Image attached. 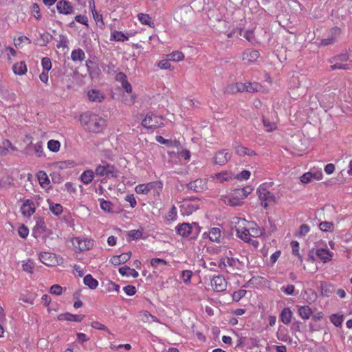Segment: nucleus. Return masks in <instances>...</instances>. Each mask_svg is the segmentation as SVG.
I'll use <instances>...</instances> for the list:
<instances>
[{
	"mask_svg": "<svg viewBox=\"0 0 352 352\" xmlns=\"http://www.w3.org/2000/svg\"><path fill=\"white\" fill-rule=\"evenodd\" d=\"M79 122L85 131L93 133L103 132L107 126L106 119L91 111L80 114Z\"/></svg>",
	"mask_w": 352,
	"mask_h": 352,
	"instance_id": "f257e3e1",
	"label": "nucleus"
},
{
	"mask_svg": "<svg viewBox=\"0 0 352 352\" xmlns=\"http://www.w3.org/2000/svg\"><path fill=\"white\" fill-rule=\"evenodd\" d=\"M252 190L251 186L234 189L229 195L223 196L222 201L224 204L231 206H239L242 204L243 200L252 192Z\"/></svg>",
	"mask_w": 352,
	"mask_h": 352,
	"instance_id": "f03ea898",
	"label": "nucleus"
},
{
	"mask_svg": "<svg viewBox=\"0 0 352 352\" xmlns=\"http://www.w3.org/2000/svg\"><path fill=\"white\" fill-rule=\"evenodd\" d=\"M232 224L234 225L236 236L245 243H250L251 238L249 234V226L248 221L239 217H234L232 220Z\"/></svg>",
	"mask_w": 352,
	"mask_h": 352,
	"instance_id": "7ed1b4c3",
	"label": "nucleus"
},
{
	"mask_svg": "<svg viewBox=\"0 0 352 352\" xmlns=\"http://www.w3.org/2000/svg\"><path fill=\"white\" fill-rule=\"evenodd\" d=\"M259 85L256 83L247 82H236L234 84L228 85L225 88V91L228 94H234L237 92H254L258 90Z\"/></svg>",
	"mask_w": 352,
	"mask_h": 352,
	"instance_id": "20e7f679",
	"label": "nucleus"
},
{
	"mask_svg": "<svg viewBox=\"0 0 352 352\" xmlns=\"http://www.w3.org/2000/svg\"><path fill=\"white\" fill-rule=\"evenodd\" d=\"M163 185L160 182H153L147 184H139L135 186V191L138 194L147 195L153 192L155 195H159Z\"/></svg>",
	"mask_w": 352,
	"mask_h": 352,
	"instance_id": "39448f33",
	"label": "nucleus"
},
{
	"mask_svg": "<svg viewBox=\"0 0 352 352\" xmlns=\"http://www.w3.org/2000/svg\"><path fill=\"white\" fill-rule=\"evenodd\" d=\"M267 188L268 184L266 183L260 185L257 188L258 198L264 208H267L270 204L276 202L275 196Z\"/></svg>",
	"mask_w": 352,
	"mask_h": 352,
	"instance_id": "423d86ee",
	"label": "nucleus"
},
{
	"mask_svg": "<svg viewBox=\"0 0 352 352\" xmlns=\"http://www.w3.org/2000/svg\"><path fill=\"white\" fill-rule=\"evenodd\" d=\"M142 124L146 129H156L164 125L161 116L153 113H148L142 122Z\"/></svg>",
	"mask_w": 352,
	"mask_h": 352,
	"instance_id": "0eeeda50",
	"label": "nucleus"
},
{
	"mask_svg": "<svg viewBox=\"0 0 352 352\" xmlns=\"http://www.w3.org/2000/svg\"><path fill=\"white\" fill-rule=\"evenodd\" d=\"M72 243L76 251L83 252L92 249L94 241L85 237H74Z\"/></svg>",
	"mask_w": 352,
	"mask_h": 352,
	"instance_id": "6e6552de",
	"label": "nucleus"
},
{
	"mask_svg": "<svg viewBox=\"0 0 352 352\" xmlns=\"http://www.w3.org/2000/svg\"><path fill=\"white\" fill-rule=\"evenodd\" d=\"M95 173L99 177H116L118 176V170L111 164H100L96 166Z\"/></svg>",
	"mask_w": 352,
	"mask_h": 352,
	"instance_id": "1a4fd4ad",
	"label": "nucleus"
},
{
	"mask_svg": "<svg viewBox=\"0 0 352 352\" xmlns=\"http://www.w3.org/2000/svg\"><path fill=\"white\" fill-rule=\"evenodd\" d=\"M199 208V201L196 199H187L182 201L179 206L183 216H189Z\"/></svg>",
	"mask_w": 352,
	"mask_h": 352,
	"instance_id": "9d476101",
	"label": "nucleus"
},
{
	"mask_svg": "<svg viewBox=\"0 0 352 352\" xmlns=\"http://www.w3.org/2000/svg\"><path fill=\"white\" fill-rule=\"evenodd\" d=\"M240 265V262L239 259L226 256L222 258L220 260L219 267L222 270H226L227 272L229 270H234L236 269H239V266Z\"/></svg>",
	"mask_w": 352,
	"mask_h": 352,
	"instance_id": "9b49d317",
	"label": "nucleus"
},
{
	"mask_svg": "<svg viewBox=\"0 0 352 352\" xmlns=\"http://www.w3.org/2000/svg\"><path fill=\"white\" fill-rule=\"evenodd\" d=\"M210 285L212 289L217 292L225 291L227 288V281L221 275L213 276L210 280Z\"/></svg>",
	"mask_w": 352,
	"mask_h": 352,
	"instance_id": "f8f14e48",
	"label": "nucleus"
},
{
	"mask_svg": "<svg viewBox=\"0 0 352 352\" xmlns=\"http://www.w3.org/2000/svg\"><path fill=\"white\" fill-rule=\"evenodd\" d=\"M232 154L228 150L223 149L215 153L213 157L214 164L223 166L231 158Z\"/></svg>",
	"mask_w": 352,
	"mask_h": 352,
	"instance_id": "ddd939ff",
	"label": "nucleus"
},
{
	"mask_svg": "<svg viewBox=\"0 0 352 352\" xmlns=\"http://www.w3.org/2000/svg\"><path fill=\"white\" fill-rule=\"evenodd\" d=\"M341 33V30L339 28L335 27L333 28L329 34V36L326 38H323L321 40L320 45H329L334 43L339 37Z\"/></svg>",
	"mask_w": 352,
	"mask_h": 352,
	"instance_id": "4468645a",
	"label": "nucleus"
},
{
	"mask_svg": "<svg viewBox=\"0 0 352 352\" xmlns=\"http://www.w3.org/2000/svg\"><path fill=\"white\" fill-rule=\"evenodd\" d=\"M213 182L223 183L234 179V175L229 170L221 171L211 176Z\"/></svg>",
	"mask_w": 352,
	"mask_h": 352,
	"instance_id": "2eb2a0df",
	"label": "nucleus"
},
{
	"mask_svg": "<svg viewBox=\"0 0 352 352\" xmlns=\"http://www.w3.org/2000/svg\"><path fill=\"white\" fill-rule=\"evenodd\" d=\"M87 96L89 100L92 102H101L105 98L104 94L97 89H91L88 90Z\"/></svg>",
	"mask_w": 352,
	"mask_h": 352,
	"instance_id": "dca6fc26",
	"label": "nucleus"
},
{
	"mask_svg": "<svg viewBox=\"0 0 352 352\" xmlns=\"http://www.w3.org/2000/svg\"><path fill=\"white\" fill-rule=\"evenodd\" d=\"M39 259L47 266H54L58 263L56 255L50 252H41L39 254Z\"/></svg>",
	"mask_w": 352,
	"mask_h": 352,
	"instance_id": "f3484780",
	"label": "nucleus"
},
{
	"mask_svg": "<svg viewBox=\"0 0 352 352\" xmlns=\"http://www.w3.org/2000/svg\"><path fill=\"white\" fill-rule=\"evenodd\" d=\"M34 203L30 200H25L21 206V212L24 217H29L35 212Z\"/></svg>",
	"mask_w": 352,
	"mask_h": 352,
	"instance_id": "a211bd4d",
	"label": "nucleus"
},
{
	"mask_svg": "<svg viewBox=\"0 0 352 352\" xmlns=\"http://www.w3.org/2000/svg\"><path fill=\"white\" fill-rule=\"evenodd\" d=\"M188 186L189 189L195 192H201L207 189V182L204 179H197L190 182Z\"/></svg>",
	"mask_w": 352,
	"mask_h": 352,
	"instance_id": "6ab92c4d",
	"label": "nucleus"
},
{
	"mask_svg": "<svg viewBox=\"0 0 352 352\" xmlns=\"http://www.w3.org/2000/svg\"><path fill=\"white\" fill-rule=\"evenodd\" d=\"M248 226H249L250 238H257L264 235L265 230L259 227L255 222L248 221Z\"/></svg>",
	"mask_w": 352,
	"mask_h": 352,
	"instance_id": "aec40b11",
	"label": "nucleus"
},
{
	"mask_svg": "<svg viewBox=\"0 0 352 352\" xmlns=\"http://www.w3.org/2000/svg\"><path fill=\"white\" fill-rule=\"evenodd\" d=\"M56 8L59 13L63 14H70L73 12V7L71 3L65 0H60L57 2Z\"/></svg>",
	"mask_w": 352,
	"mask_h": 352,
	"instance_id": "412c9836",
	"label": "nucleus"
},
{
	"mask_svg": "<svg viewBox=\"0 0 352 352\" xmlns=\"http://www.w3.org/2000/svg\"><path fill=\"white\" fill-rule=\"evenodd\" d=\"M47 229L45 221L43 218L37 217L36 219V224L32 230V235L34 238L38 239L41 233Z\"/></svg>",
	"mask_w": 352,
	"mask_h": 352,
	"instance_id": "4be33fe9",
	"label": "nucleus"
},
{
	"mask_svg": "<svg viewBox=\"0 0 352 352\" xmlns=\"http://www.w3.org/2000/svg\"><path fill=\"white\" fill-rule=\"evenodd\" d=\"M316 254L323 263H327L332 259L333 253L327 248H322L316 250Z\"/></svg>",
	"mask_w": 352,
	"mask_h": 352,
	"instance_id": "5701e85b",
	"label": "nucleus"
},
{
	"mask_svg": "<svg viewBox=\"0 0 352 352\" xmlns=\"http://www.w3.org/2000/svg\"><path fill=\"white\" fill-rule=\"evenodd\" d=\"M232 148L235 153L239 156H252L256 155L255 152L253 150L243 146L239 142H235L233 144Z\"/></svg>",
	"mask_w": 352,
	"mask_h": 352,
	"instance_id": "b1692460",
	"label": "nucleus"
},
{
	"mask_svg": "<svg viewBox=\"0 0 352 352\" xmlns=\"http://www.w3.org/2000/svg\"><path fill=\"white\" fill-rule=\"evenodd\" d=\"M131 256V252H128L125 253H122L120 255L113 256L111 258L110 262L113 265H119L122 263H126L127 261L130 259Z\"/></svg>",
	"mask_w": 352,
	"mask_h": 352,
	"instance_id": "393cba45",
	"label": "nucleus"
},
{
	"mask_svg": "<svg viewBox=\"0 0 352 352\" xmlns=\"http://www.w3.org/2000/svg\"><path fill=\"white\" fill-rule=\"evenodd\" d=\"M277 339L283 342L290 343L292 338H290L287 329L280 326L276 333Z\"/></svg>",
	"mask_w": 352,
	"mask_h": 352,
	"instance_id": "a878e982",
	"label": "nucleus"
},
{
	"mask_svg": "<svg viewBox=\"0 0 352 352\" xmlns=\"http://www.w3.org/2000/svg\"><path fill=\"white\" fill-rule=\"evenodd\" d=\"M84 318L82 315H74L69 313L60 314L58 316L57 319L60 321H74L80 322Z\"/></svg>",
	"mask_w": 352,
	"mask_h": 352,
	"instance_id": "bb28decb",
	"label": "nucleus"
},
{
	"mask_svg": "<svg viewBox=\"0 0 352 352\" xmlns=\"http://www.w3.org/2000/svg\"><path fill=\"white\" fill-rule=\"evenodd\" d=\"M12 71L15 75H25L28 72L27 65L24 61L16 63L12 65Z\"/></svg>",
	"mask_w": 352,
	"mask_h": 352,
	"instance_id": "cd10ccee",
	"label": "nucleus"
},
{
	"mask_svg": "<svg viewBox=\"0 0 352 352\" xmlns=\"http://www.w3.org/2000/svg\"><path fill=\"white\" fill-rule=\"evenodd\" d=\"M176 231L182 236H188L192 232V227L189 223H184L176 227Z\"/></svg>",
	"mask_w": 352,
	"mask_h": 352,
	"instance_id": "c85d7f7f",
	"label": "nucleus"
},
{
	"mask_svg": "<svg viewBox=\"0 0 352 352\" xmlns=\"http://www.w3.org/2000/svg\"><path fill=\"white\" fill-rule=\"evenodd\" d=\"M331 65V69L332 70L335 69H343V70H349L351 69V64L347 63H343L338 60H333L332 58L330 60Z\"/></svg>",
	"mask_w": 352,
	"mask_h": 352,
	"instance_id": "c756f323",
	"label": "nucleus"
},
{
	"mask_svg": "<svg viewBox=\"0 0 352 352\" xmlns=\"http://www.w3.org/2000/svg\"><path fill=\"white\" fill-rule=\"evenodd\" d=\"M111 41L124 42L129 40V35L122 32L113 30L111 32Z\"/></svg>",
	"mask_w": 352,
	"mask_h": 352,
	"instance_id": "7c9ffc66",
	"label": "nucleus"
},
{
	"mask_svg": "<svg viewBox=\"0 0 352 352\" xmlns=\"http://www.w3.org/2000/svg\"><path fill=\"white\" fill-rule=\"evenodd\" d=\"M209 239L212 242L219 243L221 236V230L219 228H212L208 232Z\"/></svg>",
	"mask_w": 352,
	"mask_h": 352,
	"instance_id": "2f4dec72",
	"label": "nucleus"
},
{
	"mask_svg": "<svg viewBox=\"0 0 352 352\" xmlns=\"http://www.w3.org/2000/svg\"><path fill=\"white\" fill-rule=\"evenodd\" d=\"M120 274L123 276L137 278L139 276L138 272L128 266H124L119 269Z\"/></svg>",
	"mask_w": 352,
	"mask_h": 352,
	"instance_id": "473e14b6",
	"label": "nucleus"
},
{
	"mask_svg": "<svg viewBox=\"0 0 352 352\" xmlns=\"http://www.w3.org/2000/svg\"><path fill=\"white\" fill-rule=\"evenodd\" d=\"M139 318L143 322L150 323L152 322H159L158 319L155 316L151 315L148 311L145 310L142 311L139 313Z\"/></svg>",
	"mask_w": 352,
	"mask_h": 352,
	"instance_id": "72a5a7b5",
	"label": "nucleus"
},
{
	"mask_svg": "<svg viewBox=\"0 0 352 352\" xmlns=\"http://www.w3.org/2000/svg\"><path fill=\"white\" fill-rule=\"evenodd\" d=\"M85 54L82 49L74 50L71 53V59L74 62H82L85 58Z\"/></svg>",
	"mask_w": 352,
	"mask_h": 352,
	"instance_id": "f704fd0d",
	"label": "nucleus"
},
{
	"mask_svg": "<svg viewBox=\"0 0 352 352\" xmlns=\"http://www.w3.org/2000/svg\"><path fill=\"white\" fill-rule=\"evenodd\" d=\"M298 312L300 316L304 320L309 319L312 314L311 309L307 305L298 306Z\"/></svg>",
	"mask_w": 352,
	"mask_h": 352,
	"instance_id": "c9c22d12",
	"label": "nucleus"
},
{
	"mask_svg": "<svg viewBox=\"0 0 352 352\" xmlns=\"http://www.w3.org/2000/svg\"><path fill=\"white\" fill-rule=\"evenodd\" d=\"M292 311H291V309L288 307L287 308H284L281 313H280V320L281 321L285 324H289L292 321Z\"/></svg>",
	"mask_w": 352,
	"mask_h": 352,
	"instance_id": "e433bc0d",
	"label": "nucleus"
},
{
	"mask_svg": "<svg viewBox=\"0 0 352 352\" xmlns=\"http://www.w3.org/2000/svg\"><path fill=\"white\" fill-rule=\"evenodd\" d=\"M29 148H32L36 157H41L45 155L44 151H43V145L41 142H38L35 144H33L31 142L29 146Z\"/></svg>",
	"mask_w": 352,
	"mask_h": 352,
	"instance_id": "4c0bfd02",
	"label": "nucleus"
},
{
	"mask_svg": "<svg viewBox=\"0 0 352 352\" xmlns=\"http://www.w3.org/2000/svg\"><path fill=\"white\" fill-rule=\"evenodd\" d=\"M260 54L257 50L246 51L243 54V60H247L250 62H255L259 57Z\"/></svg>",
	"mask_w": 352,
	"mask_h": 352,
	"instance_id": "58836bf2",
	"label": "nucleus"
},
{
	"mask_svg": "<svg viewBox=\"0 0 352 352\" xmlns=\"http://www.w3.org/2000/svg\"><path fill=\"white\" fill-rule=\"evenodd\" d=\"M94 173L92 170H86L80 175L82 182L86 185L89 184L94 179Z\"/></svg>",
	"mask_w": 352,
	"mask_h": 352,
	"instance_id": "ea45409f",
	"label": "nucleus"
},
{
	"mask_svg": "<svg viewBox=\"0 0 352 352\" xmlns=\"http://www.w3.org/2000/svg\"><path fill=\"white\" fill-rule=\"evenodd\" d=\"M38 180L43 188H47L50 184V179L44 171H39L37 174Z\"/></svg>",
	"mask_w": 352,
	"mask_h": 352,
	"instance_id": "a19ab883",
	"label": "nucleus"
},
{
	"mask_svg": "<svg viewBox=\"0 0 352 352\" xmlns=\"http://www.w3.org/2000/svg\"><path fill=\"white\" fill-rule=\"evenodd\" d=\"M83 282L85 285L88 286L90 289H94L98 285V281L94 278L91 274H87L84 277Z\"/></svg>",
	"mask_w": 352,
	"mask_h": 352,
	"instance_id": "79ce46f5",
	"label": "nucleus"
},
{
	"mask_svg": "<svg viewBox=\"0 0 352 352\" xmlns=\"http://www.w3.org/2000/svg\"><path fill=\"white\" fill-rule=\"evenodd\" d=\"M138 19L143 25H147L149 27L154 26V23L148 14L140 13L138 14Z\"/></svg>",
	"mask_w": 352,
	"mask_h": 352,
	"instance_id": "37998d69",
	"label": "nucleus"
},
{
	"mask_svg": "<svg viewBox=\"0 0 352 352\" xmlns=\"http://www.w3.org/2000/svg\"><path fill=\"white\" fill-rule=\"evenodd\" d=\"M170 61L179 62L184 59V54L180 51H174L172 53L166 55Z\"/></svg>",
	"mask_w": 352,
	"mask_h": 352,
	"instance_id": "c03bdc74",
	"label": "nucleus"
},
{
	"mask_svg": "<svg viewBox=\"0 0 352 352\" xmlns=\"http://www.w3.org/2000/svg\"><path fill=\"white\" fill-rule=\"evenodd\" d=\"M49 208L50 211L55 215L58 216L63 212V206L59 204H55L50 200H47Z\"/></svg>",
	"mask_w": 352,
	"mask_h": 352,
	"instance_id": "a18cd8bd",
	"label": "nucleus"
},
{
	"mask_svg": "<svg viewBox=\"0 0 352 352\" xmlns=\"http://www.w3.org/2000/svg\"><path fill=\"white\" fill-rule=\"evenodd\" d=\"M329 319L336 327H341L344 321V316L342 314H333L329 316Z\"/></svg>",
	"mask_w": 352,
	"mask_h": 352,
	"instance_id": "49530a36",
	"label": "nucleus"
},
{
	"mask_svg": "<svg viewBox=\"0 0 352 352\" xmlns=\"http://www.w3.org/2000/svg\"><path fill=\"white\" fill-rule=\"evenodd\" d=\"M100 208L107 212H113V205L109 201L104 200L103 199H100Z\"/></svg>",
	"mask_w": 352,
	"mask_h": 352,
	"instance_id": "de8ad7c7",
	"label": "nucleus"
},
{
	"mask_svg": "<svg viewBox=\"0 0 352 352\" xmlns=\"http://www.w3.org/2000/svg\"><path fill=\"white\" fill-rule=\"evenodd\" d=\"M34 267V263L32 260L22 261V269L24 272L32 274Z\"/></svg>",
	"mask_w": 352,
	"mask_h": 352,
	"instance_id": "09e8293b",
	"label": "nucleus"
},
{
	"mask_svg": "<svg viewBox=\"0 0 352 352\" xmlns=\"http://www.w3.org/2000/svg\"><path fill=\"white\" fill-rule=\"evenodd\" d=\"M60 143L58 140H50L47 142V148L54 153H56L60 150Z\"/></svg>",
	"mask_w": 352,
	"mask_h": 352,
	"instance_id": "8fccbe9b",
	"label": "nucleus"
},
{
	"mask_svg": "<svg viewBox=\"0 0 352 352\" xmlns=\"http://www.w3.org/2000/svg\"><path fill=\"white\" fill-rule=\"evenodd\" d=\"M157 66L161 69H166L172 71L173 69V67L170 63V60L166 57L165 59H162L157 63Z\"/></svg>",
	"mask_w": 352,
	"mask_h": 352,
	"instance_id": "3c124183",
	"label": "nucleus"
},
{
	"mask_svg": "<svg viewBox=\"0 0 352 352\" xmlns=\"http://www.w3.org/2000/svg\"><path fill=\"white\" fill-rule=\"evenodd\" d=\"M38 239L47 243L48 240L54 239V233L52 230L47 228L43 232L41 233V236H39Z\"/></svg>",
	"mask_w": 352,
	"mask_h": 352,
	"instance_id": "603ef678",
	"label": "nucleus"
},
{
	"mask_svg": "<svg viewBox=\"0 0 352 352\" xmlns=\"http://www.w3.org/2000/svg\"><path fill=\"white\" fill-rule=\"evenodd\" d=\"M156 140L159 143H160L162 144H166L168 146H173L177 147L179 145V142L166 140V139L164 138L162 136H156Z\"/></svg>",
	"mask_w": 352,
	"mask_h": 352,
	"instance_id": "864d4df0",
	"label": "nucleus"
},
{
	"mask_svg": "<svg viewBox=\"0 0 352 352\" xmlns=\"http://www.w3.org/2000/svg\"><path fill=\"white\" fill-rule=\"evenodd\" d=\"M319 228L322 232H331L334 230V225L331 222L323 221V222H321L319 224Z\"/></svg>",
	"mask_w": 352,
	"mask_h": 352,
	"instance_id": "5fc2aeb1",
	"label": "nucleus"
},
{
	"mask_svg": "<svg viewBox=\"0 0 352 352\" xmlns=\"http://www.w3.org/2000/svg\"><path fill=\"white\" fill-rule=\"evenodd\" d=\"M31 16L35 18L36 20L39 21L41 19V14L40 12V8L38 4L33 3L31 6L30 11Z\"/></svg>",
	"mask_w": 352,
	"mask_h": 352,
	"instance_id": "6e6d98bb",
	"label": "nucleus"
},
{
	"mask_svg": "<svg viewBox=\"0 0 352 352\" xmlns=\"http://www.w3.org/2000/svg\"><path fill=\"white\" fill-rule=\"evenodd\" d=\"M127 236L130 239L132 240H138L142 238V230H131L128 232Z\"/></svg>",
	"mask_w": 352,
	"mask_h": 352,
	"instance_id": "4d7b16f0",
	"label": "nucleus"
},
{
	"mask_svg": "<svg viewBox=\"0 0 352 352\" xmlns=\"http://www.w3.org/2000/svg\"><path fill=\"white\" fill-rule=\"evenodd\" d=\"M91 12L93 14V17L97 23L98 26L102 27L104 25L102 16L100 13L97 12L96 10L94 8L91 10Z\"/></svg>",
	"mask_w": 352,
	"mask_h": 352,
	"instance_id": "13d9d810",
	"label": "nucleus"
},
{
	"mask_svg": "<svg viewBox=\"0 0 352 352\" xmlns=\"http://www.w3.org/2000/svg\"><path fill=\"white\" fill-rule=\"evenodd\" d=\"M192 276V272L190 270H183L182 272V278L185 284H190V280Z\"/></svg>",
	"mask_w": 352,
	"mask_h": 352,
	"instance_id": "bf43d9fd",
	"label": "nucleus"
},
{
	"mask_svg": "<svg viewBox=\"0 0 352 352\" xmlns=\"http://www.w3.org/2000/svg\"><path fill=\"white\" fill-rule=\"evenodd\" d=\"M177 218V209L173 206L170 209L169 212H168L167 215L166 216V219L168 221H175Z\"/></svg>",
	"mask_w": 352,
	"mask_h": 352,
	"instance_id": "052dcab7",
	"label": "nucleus"
},
{
	"mask_svg": "<svg viewBox=\"0 0 352 352\" xmlns=\"http://www.w3.org/2000/svg\"><path fill=\"white\" fill-rule=\"evenodd\" d=\"M247 292L245 289H239L238 291L234 292L232 294V299L235 302H239L243 297L245 296Z\"/></svg>",
	"mask_w": 352,
	"mask_h": 352,
	"instance_id": "680f3d73",
	"label": "nucleus"
},
{
	"mask_svg": "<svg viewBox=\"0 0 352 352\" xmlns=\"http://www.w3.org/2000/svg\"><path fill=\"white\" fill-rule=\"evenodd\" d=\"M263 125L267 131L270 132L276 129V124L275 122H270L267 119H263Z\"/></svg>",
	"mask_w": 352,
	"mask_h": 352,
	"instance_id": "e2e57ef3",
	"label": "nucleus"
},
{
	"mask_svg": "<svg viewBox=\"0 0 352 352\" xmlns=\"http://www.w3.org/2000/svg\"><path fill=\"white\" fill-rule=\"evenodd\" d=\"M41 65L43 69V71L49 72L52 69V62L50 58L47 57H44L42 58Z\"/></svg>",
	"mask_w": 352,
	"mask_h": 352,
	"instance_id": "0e129e2a",
	"label": "nucleus"
},
{
	"mask_svg": "<svg viewBox=\"0 0 352 352\" xmlns=\"http://www.w3.org/2000/svg\"><path fill=\"white\" fill-rule=\"evenodd\" d=\"M3 151L1 152L2 154L6 155L7 152H8L10 150L14 151L16 148L12 145L10 141L9 140H5L3 142Z\"/></svg>",
	"mask_w": 352,
	"mask_h": 352,
	"instance_id": "69168bd1",
	"label": "nucleus"
},
{
	"mask_svg": "<svg viewBox=\"0 0 352 352\" xmlns=\"http://www.w3.org/2000/svg\"><path fill=\"white\" fill-rule=\"evenodd\" d=\"M166 263L167 262L162 258H155L151 260V265L154 268H157L160 265H166Z\"/></svg>",
	"mask_w": 352,
	"mask_h": 352,
	"instance_id": "338daca9",
	"label": "nucleus"
},
{
	"mask_svg": "<svg viewBox=\"0 0 352 352\" xmlns=\"http://www.w3.org/2000/svg\"><path fill=\"white\" fill-rule=\"evenodd\" d=\"M250 172L249 170H245L234 176V178L239 180H247L250 178Z\"/></svg>",
	"mask_w": 352,
	"mask_h": 352,
	"instance_id": "774afa93",
	"label": "nucleus"
}]
</instances>
